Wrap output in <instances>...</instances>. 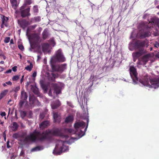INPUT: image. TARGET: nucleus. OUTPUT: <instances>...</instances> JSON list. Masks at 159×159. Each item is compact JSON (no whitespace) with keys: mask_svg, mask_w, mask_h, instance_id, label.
Instances as JSON below:
<instances>
[{"mask_svg":"<svg viewBox=\"0 0 159 159\" xmlns=\"http://www.w3.org/2000/svg\"><path fill=\"white\" fill-rule=\"evenodd\" d=\"M0 115L2 117H3L5 116H6V114L5 112H1Z\"/></svg>","mask_w":159,"mask_h":159,"instance_id":"nucleus-50","label":"nucleus"},{"mask_svg":"<svg viewBox=\"0 0 159 159\" xmlns=\"http://www.w3.org/2000/svg\"><path fill=\"white\" fill-rule=\"evenodd\" d=\"M66 137L64 136L61 129L57 128L54 130H48L42 132L35 130L29 136L26 137L21 141L24 143H27L29 141L34 142L36 140L43 142L46 140H50L51 136Z\"/></svg>","mask_w":159,"mask_h":159,"instance_id":"nucleus-1","label":"nucleus"},{"mask_svg":"<svg viewBox=\"0 0 159 159\" xmlns=\"http://www.w3.org/2000/svg\"><path fill=\"white\" fill-rule=\"evenodd\" d=\"M18 22L20 26L24 29L29 24V22L25 20L18 21Z\"/></svg>","mask_w":159,"mask_h":159,"instance_id":"nucleus-15","label":"nucleus"},{"mask_svg":"<svg viewBox=\"0 0 159 159\" xmlns=\"http://www.w3.org/2000/svg\"><path fill=\"white\" fill-rule=\"evenodd\" d=\"M36 76V72H34L32 74V76L34 77H35Z\"/></svg>","mask_w":159,"mask_h":159,"instance_id":"nucleus-51","label":"nucleus"},{"mask_svg":"<svg viewBox=\"0 0 159 159\" xmlns=\"http://www.w3.org/2000/svg\"><path fill=\"white\" fill-rule=\"evenodd\" d=\"M10 44H13V39H11L10 41Z\"/></svg>","mask_w":159,"mask_h":159,"instance_id":"nucleus-55","label":"nucleus"},{"mask_svg":"<svg viewBox=\"0 0 159 159\" xmlns=\"http://www.w3.org/2000/svg\"><path fill=\"white\" fill-rule=\"evenodd\" d=\"M67 105L69 106V107H70L71 108H73L74 107V106L73 105L72 103H71L69 101H67Z\"/></svg>","mask_w":159,"mask_h":159,"instance_id":"nucleus-36","label":"nucleus"},{"mask_svg":"<svg viewBox=\"0 0 159 159\" xmlns=\"http://www.w3.org/2000/svg\"><path fill=\"white\" fill-rule=\"evenodd\" d=\"M10 37H7L5 38V39L4 40V42L6 43H8L10 40Z\"/></svg>","mask_w":159,"mask_h":159,"instance_id":"nucleus-39","label":"nucleus"},{"mask_svg":"<svg viewBox=\"0 0 159 159\" xmlns=\"http://www.w3.org/2000/svg\"><path fill=\"white\" fill-rule=\"evenodd\" d=\"M18 134H17V133L14 134L13 135V137L14 138H15L16 139H17L18 138Z\"/></svg>","mask_w":159,"mask_h":159,"instance_id":"nucleus-44","label":"nucleus"},{"mask_svg":"<svg viewBox=\"0 0 159 159\" xmlns=\"http://www.w3.org/2000/svg\"><path fill=\"white\" fill-rule=\"evenodd\" d=\"M29 31V29L28 28L27 30V31H26V35L28 37V39H29V40L30 42V36L28 34ZM30 48L29 50L30 51H32V49H33V47L32 45L30 43Z\"/></svg>","mask_w":159,"mask_h":159,"instance_id":"nucleus-27","label":"nucleus"},{"mask_svg":"<svg viewBox=\"0 0 159 159\" xmlns=\"http://www.w3.org/2000/svg\"><path fill=\"white\" fill-rule=\"evenodd\" d=\"M65 132L71 134H78V132L75 131L74 129L71 128H66L65 129Z\"/></svg>","mask_w":159,"mask_h":159,"instance_id":"nucleus-19","label":"nucleus"},{"mask_svg":"<svg viewBox=\"0 0 159 159\" xmlns=\"http://www.w3.org/2000/svg\"><path fill=\"white\" fill-rule=\"evenodd\" d=\"M10 2L13 8L15 9L18 6V4L16 0H10Z\"/></svg>","mask_w":159,"mask_h":159,"instance_id":"nucleus-20","label":"nucleus"},{"mask_svg":"<svg viewBox=\"0 0 159 159\" xmlns=\"http://www.w3.org/2000/svg\"><path fill=\"white\" fill-rule=\"evenodd\" d=\"M146 45L147 47H148V42L146 40L143 41H141L140 40H137L136 41L134 44V48L138 50H142L143 51V48Z\"/></svg>","mask_w":159,"mask_h":159,"instance_id":"nucleus-9","label":"nucleus"},{"mask_svg":"<svg viewBox=\"0 0 159 159\" xmlns=\"http://www.w3.org/2000/svg\"><path fill=\"white\" fill-rule=\"evenodd\" d=\"M129 70L130 75L133 80V84H137L139 80L136 69L134 66H131L130 67Z\"/></svg>","mask_w":159,"mask_h":159,"instance_id":"nucleus-7","label":"nucleus"},{"mask_svg":"<svg viewBox=\"0 0 159 159\" xmlns=\"http://www.w3.org/2000/svg\"><path fill=\"white\" fill-rule=\"evenodd\" d=\"M51 66L53 71L62 73L66 69L67 64L64 63L60 65H56L54 64L51 63Z\"/></svg>","mask_w":159,"mask_h":159,"instance_id":"nucleus-8","label":"nucleus"},{"mask_svg":"<svg viewBox=\"0 0 159 159\" xmlns=\"http://www.w3.org/2000/svg\"><path fill=\"white\" fill-rule=\"evenodd\" d=\"M66 59L61 49L57 51L55 54L51 58V63L55 64L56 62H63L66 61Z\"/></svg>","mask_w":159,"mask_h":159,"instance_id":"nucleus-5","label":"nucleus"},{"mask_svg":"<svg viewBox=\"0 0 159 159\" xmlns=\"http://www.w3.org/2000/svg\"><path fill=\"white\" fill-rule=\"evenodd\" d=\"M19 127V125L16 122H14L12 123V128L13 131H16Z\"/></svg>","mask_w":159,"mask_h":159,"instance_id":"nucleus-22","label":"nucleus"},{"mask_svg":"<svg viewBox=\"0 0 159 159\" xmlns=\"http://www.w3.org/2000/svg\"><path fill=\"white\" fill-rule=\"evenodd\" d=\"M11 70H7L6 71V73H11Z\"/></svg>","mask_w":159,"mask_h":159,"instance_id":"nucleus-52","label":"nucleus"},{"mask_svg":"<svg viewBox=\"0 0 159 159\" xmlns=\"http://www.w3.org/2000/svg\"><path fill=\"white\" fill-rule=\"evenodd\" d=\"M89 122V119H87V125L84 129V131L82 129H84L85 126V123L83 121L77 122L75 123L74 125V126L75 129L78 132V134L79 138H81L85 134V132L86 131L88 127V123Z\"/></svg>","mask_w":159,"mask_h":159,"instance_id":"nucleus-3","label":"nucleus"},{"mask_svg":"<svg viewBox=\"0 0 159 159\" xmlns=\"http://www.w3.org/2000/svg\"><path fill=\"white\" fill-rule=\"evenodd\" d=\"M155 47L158 48L159 47V43H157L155 44Z\"/></svg>","mask_w":159,"mask_h":159,"instance_id":"nucleus-54","label":"nucleus"},{"mask_svg":"<svg viewBox=\"0 0 159 159\" xmlns=\"http://www.w3.org/2000/svg\"><path fill=\"white\" fill-rule=\"evenodd\" d=\"M43 149V148L42 147L37 146L32 148L31 150V152H32L35 151H39Z\"/></svg>","mask_w":159,"mask_h":159,"instance_id":"nucleus-25","label":"nucleus"},{"mask_svg":"<svg viewBox=\"0 0 159 159\" xmlns=\"http://www.w3.org/2000/svg\"><path fill=\"white\" fill-rule=\"evenodd\" d=\"M12 101V100L11 99H10L9 101L8 102V104H9L10 105H11V104H12V103H10V102H11Z\"/></svg>","mask_w":159,"mask_h":159,"instance_id":"nucleus-56","label":"nucleus"},{"mask_svg":"<svg viewBox=\"0 0 159 159\" xmlns=\"http://www.w3.org/2000/svg\"><path fill=\"white\" fill-rule=\"evenodd\" d=\"M43 38V39H46L48 36V32L47 30H44L42 34Z\"/></svg>","mask_w":159,"mask_h":159,"instance_id":"nucleus-29","label":"nucleus"},{"mask_svg":"<svg viewBox=\"0 0 159 159\" xmlns=\"http://www.w3.org/2000/svg\"><path fill=\"white\" fill-rule=\"evenodd\" d=\"M144 22H142L139 24L138 28L139 31L137 35L141 38L148 37L151 35L150 27L148 26Z\"/></svg>","mask_w":159,"mask_h":159,"instance_id":"nucleus-2","label":"nucleus"},{"mask_svg":"<svg viewBox=\"0 0 159 159\" xmlns=\"http://www.w3.org/2000/svg\"><path fill=\"white\" fill-rule=\"evenodd\" d=\"M33 92L36 94H37L38 93V89L36 88L33 91Z\"/></svg>","mask_w":159,"mask_h":159,"instance_id":"nucleus-45","label":"nucleus"},{"mask_svg":"<svg viewBox=\"0 0 159 159\" xmlns=\"http://www.w3.org/2000/svg\"><path fill=\"white\" fill-rule=\"evenodd\" d=\"M55 42L54 40L53 39H50V44L52 46H54L55 45Z\"/></svg>","mask_w":159,"mask_h":159,"instance_id":"nucleus-37","label":"nucleus"},{"mask_svg":"<svg viewBox=\"0 0 159 159\" xmlns=\"http://www.w3.org/2000/svg\"><path fill=\"white\" fill-rule=\"evenodd\" d=\"M7 147L8 148H9L10 147V146H9L8 142L7 143Z\"/></svg>","mask_w":159,"mask_h":159,"instance_id":"nucleus-64","label":"nucleus"},{"mask_svg":"<svg viewBox=\"0 0 159 159\" xmlns=\"http://www.w3.org/2000/svg\"><path fill=\"white\" fill-rule=\"evenodd\" d=\"M32 3L31 0H25V4L23 5H25V7L27 5H30Z\"/></svg>","mask_w":159,"mask_h":159,"instance_id":"nucleus-33","label":"nucleus"},{"mask_svg":"<svg viewBox=\"0 0 159 159\" xmlns=\"http://www.w3.org/2000/svg\"><path fill=\"white\" fill-rule=\"evenodd\" d=\"M36 25H34L30 26V27L31 29L33 30L36 27Z\"/></svg>","mask_w":159,"mask_h":159,"instance_id":"nucleus-47","label":"nucleus"},{"mask_svg":"<svg viewBox=\"0 0 159 159\" xmlns=\"http://www.w3.org/2000/svg\"><path fill=\"white\" fill-rule=\"evenodd\" d=\"M33 11L34 12H37L38 11V9L37 6H34L33 7Z\"/></svg>","mask_w":159,"mask_h":159,"instance_id":"nucleus-38","label":"nucleus"},{"mask_svg":"<svg viewBox=\"0 0 159 159\" xmlns=\"http://www.w3.org/2000/svg\"><path fill=\"white\" fill-rule=\"evenodd\" d=\"M7 84L11 85H12V83L10 81L7 82L5 83Z\"/></svg>","mask_w":159,"mask_h":159,"instance_id":"nucleus-49","label":"nucleus"},{"mask_svg":"<svg viewBox=\"0 0 159 159\" xmlns=\"http://www.w3.org/2000/svg\"><path fill=\"white\" fill-rule=\"evenodd\" d=\"M158 1L157 0H155L154 1V3L155 4H157L158 3Z\"/></svg>","mask_w":159,"mask_h":159,"instance_id":"nucleus-59","label":"nucleus"},{"mask_svg":"<svg viewBox=\"0 0 159 159\" xmlns=\"http://www.w3.org/2000/svg\"><path fill=\"white\" fill-rule=\"evenodd\" d=\"M19 76L17 75H15L13 77L12 80L13 81H16L19 79Z\"/></svg>","mask_w":159,"mask_h":159,"instance_id":"nucleus-34","label":"nucleus"},{"mask_svg":"<svg viewBox=\"0 0 159 159\" xmlns=\"http://www.w3.org/2000/svg\"><path fill=\"white\" fill-rule=\"evenodd\" d=\"M149 14L147 13H144L143 16V19H145L149 17Z\"/></svg>","mask_w":159,"mask_h":159,"instance_id":"nucleus-41","label":"nucleus"},{"mask_svg":"<svg viewBox=\"0 0 159 159\" xmlns=\"http://www.w3.org/2000/svg\"><path fill=\"white\" fill-rule=\"evenodd\" d=\"M20 115L22 118L24 117L26 115V112L25 111H20Z\"/></svg>","mask_w":159,"mask_h":159,"instance_id":"nucleus-35","label":"nucleus"},{"mask_svg":"<svg viewBox=\"0 0 159 159\" xmlns=\"http://www.w3.org/2000/svg\"><path fill=\"white\" fill-rule=\"evenodd\" d=\"M25 5H23L20 8V11L21 13V15L23 17H25L26 16H30V8H28L25 9Z\"/></svg>","mask_w":159,"mask_h":159,"instance_id":"nucleus-11","label":"nucleus"},{"mask_svg":"<svg viewBox=\"0 0 159 159\" xmlns=\"http://www.w3.org/2000/svg\"><path fill=\"white\" fill-rule=\"evenodd\" d=\"M40 117L41 118H43L44 117V116H43V114H40Z\"/></svg>","mask_w":159,"mask_h":159,"instance_id":"nucleus-61","label":"nucleus"},{"mask_svg":"<svg viewBox=\"0 0 159 159\" xmlns=\"http://www.w3.org/2000/svg\"><path fill=\"white\" fill-rule=\"evenodd\" d=\"M16 68H17V67L16 66H15L14 67H13L12 68V70L14 72H16L17 70Z\"/></svg>","mask_w":159,"mask_h":159,"instance_id":"nucleus-48","label":"nucleus"},{"mask_svg":"<svg viewBox=\"0 0 159 159\" xmlns=\"http://www.w3.org/2000/svg\"><path fill=\"white\" fill-rule=\"evenodd\" d=\"M49 125V122L48 121H45L43 122L40 125V127L46 128Z\"/></svg>","mask_w":159,"mask_h":159,"instance_id":"nucleus-21","label":"nucleus"},{"mask_svg":"<svg viewBox=\"0 0 159 159\" xmlns=\"http://www.w3.org/2000/svg\"><path fill=\"white\" fill-rule=\"evenodd\" d=\"M40 85L43 89H45V86L43 82H40Z\"/></svg>","mask_w":159,"mask_h":159,"instance_id":"nucleus-46","label":"nucleus"},{"mask_svg":"<svg viewBox=\"0 0 159 159\" xmlns=\"http://www.w3.org/2000/svg\"><path fill=\"white\" fill-rule=\"evenodd\" d=\"M151 57V55L148 53L144 55L141 60H139L137 63L138 66L139 65H145Z\"/></svg>","mask_w":159,"mask_h":159,"instance_id":"nucleus-12","label":"nucleus"},{"mask_svg":"<svg viewBox=\"0 0 159 159\" xmlns=\"http://www.w3.org/2000/svg\"><path fill=\"white\" fill-rule=\"evenodd\" d=\"M20 88L19 86H17V87H14L11 91V92L14 91L15 93H17L20 89Z\"/></svg>","mask_w":159,"mask_h":159,"instance_id":"nucleus-32","label":"nucleus"},{"mask_svg":"<svg viewBox=\"0 0 159 159\" xmlns=\"http://www.w3.org/2000/svg\"><path fill=\"white\" fill-rule=\"evenodd\" d=\"M24 77V75H23L22 77V78L20 80L21 83L23 81Z\"/></svg>","mask_w":159,"mask_h":159,"instance_id":"nucleus-53","label":"nucleus"},{"mask_svg":"<svg viewBox=\"0 0 159 159\" xmlns=\"http://www.w3.org/2000/svg\"><path fill=\"white\" fill-rule=\"evenodd\" d=\"M150 84L149 83L148 78L146 77L143 80L140 81V82L144 86L149 88H153L154 89L158 88L159 86V78H156L153 79H149Z\"/></svg>","mask_w":159,"mask_h":159,"instance_id":"nucleus-4","label":"nucleus"},{"mask_svg":"<svg viewBox=\"0 0 159 159\" xmlns=\"http://www.w3.org/2000/svg\"><path fill=\"white\" fill-rule=\"evenodd\" d=\"M48 94L49 96H52V93L51 90H50Z\"/></svg>","mask_w":159,"mask_h":159,"instance_id":"nucleus-58","label":"nucleus"},{"mask_svg":"<svg viewBox=\"0 0 159 159\" xmlns=\"http://www.w3.org/2000/svg\"><path fill=\"white\" fill-rule=\"evenodd\" d=\"M18 47L19 49L22 51L24 49L23 46L21 44L19 45L18 46Z\"/></svg>","mask_w":159,"mask_h":159,"instance_id":"nucleus-42","label":"nucleus"},{"mask_svg":"<svg viewBox=\"0 0 159 159\" xmlns=\"http://www.w3.org/2000/svg\"><path fill=\"white\" fill-rule=\"evenodd\" d=\"M33 67V66L31 63H30V65H28L25 67V69L27 70L30 71Z\"/></svg>","mask_w":159,"mask_h":159,"instance_id":"nucleus-31","label":"nucleus"},{"mask_svg":"<svg viewBox=\"0 0 159 159\" xmlns=\"http://www.w3.org/2000/svg\"><path fill=\"white\" fill-rule=\"evenodd\" d=\"M37 57H38V59H37V60H39V59H40L41 58V57H40V56L39 55H38L37 56Z\"/></svg>","mask_w":159,"mask_h":159,"instance_id":"nucleus-62","label":"nucleus"},{"mask_svg":"<svg viewBox=\"0 0 159 159\" xmlns=\"http://www.w3.org/2000/svg\"><path fill=\"white\" fill-rule=\"evenodd\" d=\"M65 141L60 140L58 142L53 151L55 155H60L62 152H64L68 150L67 146L64 145Z\"/></svg>","mask_w":159,"mask_h":159,"instance_id":"nucleus-6","label":"nucleus"},{"mask_svg":"<svg viewBox=\"0 0 159 159\" xmlns=\"http://www.w3.org/2000/svg\"><path fill=\"white\" fill-rule=\"evenodd\" d=\"M73 116H70L66 117L65 120V122L66 123L72 122L73 121Z\"/></svg>","mask_w":159,"mask_h":159,"instance_id":"nucleus-23","label":"nucleus"},{"mask_svg":"<svg viewBox=\"0 0 159 159\" xmlns=\"http://www.w3.org/2000/svg\"><path fill=\"white\" fill-rule=\"evenodd\" d=\"M60 102L59 100H57L55 102H52L51 106L52 109L57 108L60 106Z\"/></svg>","mask_w":159,"mask_h":159,"instance_id":"nucleus-17","label":"nucleus"},{"mask_svg":"<svg viewBox=\"0 0 159 159\" xmlns=\"http://www.w3.org/2000/svg\"><path fill=\"white\" fill-rule=\"evenodd\" d=\"M8 90L7 89H5L2 91L0 94V99H1L3 98L7 93Z\"/></svg>","mask_w":159,"mask_h":159,"instance_id":"nucleus-24","label":"nucleus"},{"mask_svg":"<svg viewBox=\"0 0 159 159\" xmlns=\"http://www.w3.org/2000/svg\"><path fill=\"white\" fill-rule=\"evenodd\" d=\"M139 51L138 52L133 53L132 54L134 61H135L136 60L141 56L143 53V51L142 50H139Z\"/></svg>","mask_w":159,"mask_h":159,"instance_id":"nucleus-13","label":"nucleus"},{"mask_svg":"<svg viewBox=\"0 0 159 159\" xmlns=\"http://www.w3.org/2000/svg\"><path fill=\"white\" fill-rule=\"evenodd\" d=\"M2 22L1 27L2 28L3 27V25H6V23L7 21L8 20V18L5 16H3V17L2 18Z\"/></svg>","mask_w":159,"mask_h":159,"instance_id":"nucleus-26","label":"nucleus"},{"mask_svg":"<svg viewBox=\"0 0 159 159\" xmlns=\"http://www.w3.org/2000/svg\"><path fill=\"white\" fill-rule=\"evenodd\" d=\"M54 121V122L60 123L61 121V117L58 113H54L53 115Z\"/></svg>","mask_w":159,"mask_h":159,"instance_id":"nucleus-16","label":"nucleus"},{"mask_svg":"<svg viewBox=\"0 0 159 159\" xmlns=\"http://www.w3.org/2000/svg\"><path fill=\"white\" fill-rule=\"evenodd\" d=\"M2 56L3 57L4 59L5 60L6 58V56L4 55V54H2Z\"/></svg>","mask_w":159,"mask_h":159,"instance_id":"nucleus-57","label":"nucleus"},{"mask_svg":"<svg viewBox=\"0 0 159 159\" xmlns=\"http://www.w3.org/2000/svg\"><path fill=\"white\" fill-rule=\"evenodd\" d=\"M2 85L4 87H6L7 86V84L6 83H4L2 84Z\"/></svg>","mask_w":159,"mask_h":159,"instance_id":"nucleus-63","label":"nucleus"},{"mask_svg":"<svg viewBox=\"0 0 159 159\" xmlns=\"http://www.w3.org/2000/svg\"><path fill=\"white\" fill-rule=\"evenodd\" d=\"M52 87L54 89V92H55L57 94H59L61 92V88L60 86L56 84H53Z\"/></svg>","mask_w":159,"mask_h":159,"instance_id":"nucleus-14","label":"nucleus"},{"mask_svg":"<svg viewBox=\"0 0 159 159\" xmlns=\"http://www.w3.org/2000/svg\"><path fill=\"white\" fill-rule=\"evenodd\" d=\"M17 96V95L16 93H15L14 94V97L15 98V99H16Z\"/></svg>","mask_w":159,"mask_h":159,"instance_id":"nucleus-60","label":"nucleus"},{"mask_svg":"<svg viewBox=\"0 0 159 159\" xmlns=\"http://www.w3.org/2000/svg\"><path fill=\"white\" fill-rule=\"evenodd\" d=\"M29 101L31 105V106H33L34 103L36 101V100L34 99V98L33 97H29Z\"/></svg>","mask_w":159,"mask_h":159,"instance_id":"nucleus-28","label":"nucleus"},{"mask_svg":"<svg viewBox=\"0 0 159 159\" xmlns=\"http://www.w3.org/2000/svg\"><path fill=\"white\" fill-rule=\"evenodd\" d=\"M33 20H34L35 22H38L41 20V18L40 16H36L34 17V18H32L31 19V21H33Z\"/></svg>","mask_w":159,"mask_h":159,"instance_id":"nucleus-30","label":"nucleus"},{"mask_svg":"<svg viewBox=\"0 0 159 159\" xmlns=\"http://www.w3.org/2000/svg\"><path fill=\"white\" fill-rule=\"evenodd\" d=\"M42 50L44 52H48L49 46L48 43H44L42 45Z\"/></svg>","mask_w":159,"mask_h":159,"instance_id":"nucleus-18","label":"nucleus"},{"mask_svg":"<svg viewBox=\"0 0 159 159\" xmlns=\"http://www.w3.org/2000/svg\"><path fill=\"white\" fill-rule=\"evenodd\" d=\"M27 97L28 95L26 93L24 90H22L20 94V100L19 104L20 108H22L23 104L26 102Z\"/></svg>","mask_w":159,"mask_h":159,"instance_id":"nucleus-10","label":"nucleus"},{"mask_svg":"<svg viewBox=\"0 0 159 159\" xmlns=\"http://www.w3.org/2000/svg\"><path fill=\"white\" fill-rule=\"evenodd\" d=\"M6 130L5 131L2 133V137L4 138V139L5 141H6Z\"/></svg>","mask_w":159,"mask_h":159,"instance_id":"nucleus-43","label":"nucleus"},{"mask_svg":"<svg viewBox=\"0 0 159 159\" xmlns=\"http://www.w3.org/2000/svg\"><path fill=\"white\" fill-rule=\"evenodd\" d=\"M27 133L26 132H23L20 135V137L21 138H24L26 135Z\"/></svg>","mask_w":159,"mask_h":159,"instance_id":"nucleus-40","label":"nucleus"}]
</instances>
